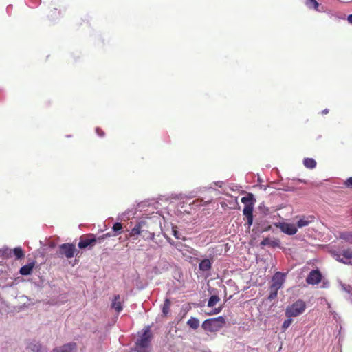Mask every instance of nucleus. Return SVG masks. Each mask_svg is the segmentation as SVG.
Here are the masks:
<instances>
[{
    "instance_id": "3",
    "label": "nucleus",
    "mask_w": 352,
    "mask_h": 352,
    "mask_svg": "<svg viewBox=\"0 0 352 352\" xmlns=\"http://www.w3.org/2000/svg\"><path fill=\"white\" fill-rule=\"evenodd\" d=\"M151 333L149 327L144 329V332L140 336V338L136 342V351L138 352H150L151 351Z\"/></svg>"
},
{
    "instance_id": "19",
    "label": "nucleus",
    "mask_w": 352,
    "mask_h": 352,
    "mask_svg": "<svg viewBox=\"0 0 352 352\" xmlns=\"http://www.w3.org/2000/svg\"><path fill=\"white\" fill-rule=\"evenodd\" d=\"M12 256H14L16 259H20L24 257L25 254L21 247H16L12 250Z\"/></svg>"
},
{
    "instance_id": "38",
    "label": "nucleus",
    "mask_w": 352,
    "mask_h": 352,
    "mask_svg": "<svg viewBox=\"0 0 352 352\" xmlns=\"http://www.w3.org/2000/svg\"><path fill=\"white\" fill-rule=\"evenodd\" d=\"M328 113H329V110L328 109H324V110L322 111V113L323 114H327Z\"/></svg>"
},
{
    "instance_id": "6",
    "label": "nucleus",
    "mask_w": 352,
    "mask_h": 352,
    "mask_svg": "<svg viewBox=\"0 0 352 352\" xmlns=\"http://www.w3.org/2000/svg\"><path fill=\"white\" fill-rule=\"evenodd\" d=\"M306 308L305 302L302 300H298L292 305L287 307L285 315L287 317H296L302 314Z\"/></svg>"
},
{
    "instance_id": "13",
    "label": "nucleus",
    "mask_w": 352,
    "mask_h": 352,
    "mask_svg": "<svg viewBox=\"0 0 352 352\" xmlns=\"http://www.w3.org/2000/svg\"><path fill=\"white\" fill-rule=\"evenodd\" d=\"M52 352H76V344L69 342L54 349Z\"/></svg>"
},
{
    "instance_id": "15",
    "label": "nucleus",
    "mask_w": 352,
    "mask_h": 352,
    "mask_svg": "<svg viewBox=\"0 0 352 352\" xmlns=\"http://www.w3.org/2000/svg\"><path fill=\"white\" fill-rule=\"evenodd\" d=\"M28 348L34 352H47L40 342L36 340L30 342L28 345Z\"/></svg>"
},
{
    "instance_id": "41",
    "label": "nucleus",
    "mask_w": 352,
    "mask_h": 352,
    "mask_svg": "<svg viewBox=\"0 0 352 352\" xmlns=\"http://www.w3.org/2000/svg\"><path fill=\"white\" fill-rule=\"evenodd\" d=\"M211 201V199H208L207 201H205V203H210Z\"/></svg>"
},
{
    "instance_id": "25",
    "label": "nucleus",
    "mask_w": 352,
    "mask_h": 352,
    "mask_svg": "<svg viewBox=\"0 0 352 352\" xmlns=\"http://www.w3.org/2000/svg\"><path fill=\"white\" fill-rule=\"evenodd\" d=\"M306 6L309 8H314L315 10H318L319 7V3L316 1V0H307Z\"/></svg>"
},
{
    "instance_id": "9",
    "label": "nucleus",
    "mask_w": 352,
    "mask_h": 352,
    "mask_svg": "<svg viewBox=\"0 0 352 352\" xmlns=\"http://www.w3.org/2000/svg\"><path fill=\"white\" fill-rule=\"evenodd\" d=\"M275 226L283 232L289 235H293L297 232V226L294 223H289L288 221H277Z\"/></svg>"
},
{
    "instance_id": "4",
    "label": "nucleus",
    "mask_w": 352,
    "mask_h": 352,
    "mask_svg": "<svg viewBox=\"0 0 352 352\" xmlns=\"http://www.w3.org/2000/svg\"><path fill=\"white\" fill-rule=\"evenodd\" d=\"M255 201L256 199L252 193H248L246 196L241 198V202L244 204L243 214L247 220H253V208Z\"/></svg>"
},
{
    "instance_id": "11",
    "label": "nucleus",
    "mask_w": 352,
    "mask_h": 352,
    "mask_svg": "<svg viewBox=\"0 0 352 352\" xmlns=\"http://www.w3.org/2000/svg\"><path fill=\"white\" fill-rule=\"evenodd\" d=\"M96 243V238L93 235L82 236L80 239L78 247L84 249L89 245H94Z\"/></svg>"
},
{
    "instance_id": "8",
    "label": "nucleus",
    "mask_w": 352,
    "mask_h": 352,
    "mask_svg": "<svg viewBox=\"0 0 352 352\" xmlns=\"http://www.w3.org/2000/svg\"><path fill=\"white\" fill-rule=\"evenodd\" d=\"M78 252L75 245L72 243H63L59 246L58 254L59 256H65L67 258H73Z\"/></svg>"
},
{
    "instance_id": "31",
    "label": "nucleus",
    "mask_w": 352,
    "mask_h": 352,
    "mask_svg": "<svg viewBox=\"0 0 352 352\" xmlns=\"http://www.w3.org/2000/svg\"><path fill=\"white\" fill-rule=\"evenodd\" d=\"M344 184L346 185V187L349 188H352V177L348 178Z\"/></svg>"
},
{
    "instance_id": "35",
    "label": "nucleus",
    "mask_w": 352,
    "mask_h": 352,
    "mask_svg": "<svg viewBox=\"0 0 352 352\" xmlns=\"http://www.w3.org/2000/svg\"><path fill=\"white\" fill-rule=\"evenodd\" d=\"M96 132L101 136L104 135V133L100 129H97Z\"/></svg>"
},
{
    "instance_id": "1",
    "label": "nucleus",
    "mask_w": 352,
    "mask_h": 352,
    "mask_svg": "<svg viewBox=\"0 0 352 352\" xmlns=\"http://www.w3.org/2000/svg\"><path fill=\"white\" fill-rule=\"evenodd\" d=\"M158 205L159 204L155 201L152 203L147 201H142L138 204L135 212L128 210L122 214V219L126 218L127 220H130V219L135 218V214H136L137 211H140L142 213L140 218L144 220H161L162 219L165 220V217L158 210Z\"/></svg>"
},
{
    "instance_id": "5",
    "label": "nucleus",
    "mask_w": 352,
    "mask_h": 352,
    "mask_svg": "<svg viewBox=\"0 0 352 352\" xmlns=\"http://www.w3.org/2000/svg\"><path fill=\"white\" fill-rule=\"evenodd\" d=\"M225 324V318L223 316H219L206 320L202 323V328L210 332H215L222 328Z\"/></svg>"
},
{
    "instance_id": "21",
    "label": "nucleus",
    "mask_w": 352,
    "mask_h": 352,
    "mask_svg": "<svg viewBox=\"0 0 352 352\" xmlns=\"http://www.w3.org/2000/svg\"><path fill=\"white\" fill-rule=\"evenodd\" d=\"M340 238L352 244V231L341 232Z\"/></svg>"
},
{
    "instance_id": "2",
    "label": "nucleus",
    "mask_w": 352,
    "mask_h": 352,
    "mask_svg": "<svg viewBox=\"0 0 352 352\" xmlns=\"http://www.w3.org/2000/svg\"><path fill=\"white\" fill-rule=\"evenodd\" d=\"M285 281V274L277 272L272 278L271 285L270 286V294L268 299L272 300L277 297L278 291L283 287Z\"/></svg>"
},
{
    "instance_id": "34",
    "label": "nucleus",
    "mask_w": 352,
    "mask_h": 352,
    "mask_svg": "<svg viewBox=\"0 0 352 352\" xmlns=\"http://www.w3.org/2000/svg\"><path fill=\"white\" fill-rule=\"evenodd\" d=\"M202 202H203V200L202 199H197L195 201H193L192 204L195 205V206H201L202 205Z\"/></svg>"
},
{
    "instance_id": "18",
    "label": "nucleus",
    "mask_w": 352,
    "mask_h": 352,
    "mask_svg": "<svg viewBox=\"0 0 352 352\" xmlns=\"http://www.w3.org/2000/svg\"><path fill=\"white\" fill-rule=\"evenodd\" d=\"M303 164L306 168L313 169L316 166L317 164L313 158H305Z\"/></svg>"
},
{
    "instance_id": "20",
    "label": "nucleus",
    "mask_w": 352,
    "mask_h": 352,
    "mask_svg": "<svg viewBox=\"0 0 352 352\" xmlns=\"http://www.w3.org/2000/svg\"><path fill=\"white\" fill-rule=\"evenodd\" d=\"M199 269L202 271H207L211 267V263L209 259H204L199 263Z\"/></svg>"
},
{
    "instance_id": "33",
    "label": "nucleus",
    "mask_w": 352,
    "mask_h": 352,
    "mask_svg": "<svg viewBox=\"0 0 352 352\" xmlns=\"http://www.w3.org/2000/svg\"><path fill=\"white\" fill-rule=\"evenodd\" d=\"M342 288L343 290L348 293H350L351 292V287L349 285H342Z\"/></svg>"
},
{
    "instance_id": "40",
    "label": "nucleus",
    "mask_w": 352,
    "mask_h": 352,
    "mask_svg": "<svg viewBox=\"0 0 352 352\" xmlns=\"http://www.w3.org/2000/svg\"><path fill=\"white\" fill-rule=\"evenodd\" d=\"M2 252V248H0V256H2V254H3Z\"/></svg>"
},
{
    "instance_id": "10",
    "label": "nucleus",
    "mask_w": 352,
    "mask_h": 352,
    "mask_svg": "<svg viewBox=\"0 0 352 352\" xmlns=\"http://www.w3.org/2000/svg\"><path fill=\"white\" fill-rule=\"evenodd\" d=\"M256 214H258L260 217L264 218L270 216V217H276V214H277L276 211L274 210L273 208H270L269 207H267L264 204H261L257 208V210L256 211Z\"/></svg>"
},
{
    "instance_id": "16",
    "label": "nucleus",
    "mask_w": 352,
    "mask_h": 352,
    "mask_svg": "<svg viewBox=\"0 0 352 352\" xmlns=\"http://www.w3.org/2000/svg\"><path fill=\"white\" fill-rule=\"evenodd\" d=\"M35 263L31 262L23 266H22L19 270V272L21 275L27 276L31 274L33 268L34 267Z\"/></svg>"
},
{
    "instance_id": "23",
    "label": "nucleus",
    "mask_w": 352,
    "mask_h": 352,
    "mask_svg": "<svg viewBox=\"0 0 352 352\" xmlns=\"http://www.w3.org/2000/svg\"><path fill=\"white\" fill-rule=\"evenodd\" d=\"M220 300V298L217 295H212L210 297L208 302V306L210 307H212L214 305H217V303Z\"/></svg>"
},
{
    "instance_id": "29",
    "label": "nucleus",
    "mask_w": 352,
    "mask_h": 352,
    "mask_svg": "<svg viewBox=\"0 0 352 352\" xmlns=\"http://www.w3.org/2000/svg\"><path fill=\"white\" fill-rule=\"evenodd\" d=\"M172 232H173V236L176 239H182V236L181 233L179 231H177L176 230V228L174 226L172 227Z\"/></svg>"
},
{
    "instance_id": "37",
    "label": "nucleus",
    "mask_w": 352,
    "mask_h": 352,
    "mask_svg": "<svg viewBox=\"0 0 352 352\" xmlns=\"http://www.w3.org/2000/svg\"><path fill=\"white\" fill-rule=\"evenodd\" d=\"M347 20H348V21H349L350 23H351V24H352V14H350V15H349V16H348V17H347Z\"/></svg>"
},
{
    "instance_id": "7",
    "label": "nucleus",
    "mask_w": 352,
    "mask_h": 352,
    "mask_svg": "<svg viewBox=\"0 0 352 352\" xmlns=\"http://www.w3.org/2000/svg\"><path fill=\"white\" fill-rule=\"evenodd\" d=\"M331 254L338 262L352 265V250L346 249L342 252L332 251Z\"/></svg>"
},
{
    "instance_id": "24",
    "label": "nucleus",
    "mask_w": 352,
    "mask_h": 352,
    "mask_svg": "<svg viewBox=\"0 0 352 352\" xmlns=\"http://www.w3.org/2000/svg\"><path fill=\"white\" fill-rule=\"evenodd\" d=\"M2 252H3L2 253H3L2 254V257L6 258H11L12 256V250L10 249L8 247L3 248H2Z\"/></svg>"
},
{
    "instance_id": "26",
    "label": "nucleus",
    "mask_w": 352,
    "mask_h": 352,
    "mask_svg": "<svg viewBox=\"0 0 352 352\" xmlns=\"http://www.w3.org/2000/svg\"><path fill=\"white\" fill-rule=\"evenodd\" d=\"M170 301L168 299H166L163 305L162 312L164 315H167L170 310Z\"/></svg>"
},
{
    "instance_id": "27",
    "label": "nucleus",
    "mask_w": 352,
    "mask_h": 352,
    "mask_svg": "<svg viewBox=\"0 0 352 352\" xmlns=\"http://www.w3.org/2000/svg\"><path fill=\"white\" fill-rule=\"evenodd\" d=\"M141 225L140 223L136 225L131 230V234L132 236L138 235L140 233Z\"/></svg>"
},
{
    "instance_id": "14",
    "label": "nucleus",
    "mask_w": 352,
    "mask_h": 352,
    "mask_svg": "<svg viewBox=\"0 0 352 352\" xmlns=\"http://www.w3.org/2000/svg\"><path fill=\"white\" fill-rule=\"evenodd\" d=\"M260 245L261 247L268 246L271 248H275L279 246L280 242L276 239L267 237L261 242Z\"/></svg>"
},
{
    "instance_id": "30",
    "label": "nucleus",
    "mask_w": 352,
    "mask_h": 352,
    "mask_svg": "<svg viewBox=\"0 0 352 352\" xmlns=\"http://www.w3.org/2000/svg\"><path fill=\"white\" fill-rule=\"evenodd\" d=\"M122 226L121 223H120L119 222H116L113 226V230L116 233L120 232L122 230Z\"/></svg>"
},
{
    "instance_id": "36",
    "label": "nucleus",
    "mask_w": 352,
    "mask_h": 352,
    "mask_svg": "<svg viewBox=\"0 0 352 352\" xmlns=\"http://www.w3.org/2000/svg\"><path fill=\"white\" fill-rule=\"evenodd\" d=\"M220 311H221L220 308H218V309L216 308V309H214V310L212 314H219L220 312Z\"/></svg>"
},
{
    "instance_id": "17",
    "label": "nucleus",
    "mask_w": 352,
    "mask_h": 352,
    "mask_svg": "<svg viewBox=\"0 0 352 352\" xmlns=\"http://www.w3.org/2000/svg\"><path fill=\"white\" fill-rule=\"evenodd\" d=\"M111 306L118 313L122 310V305L119 295L115 296Z\"/></svg>"
},
{
    "instance_id": "12",
    "label": "nucleus",
    "mask_w": 352,
    "mask_h": 352,
    "mask_svg": "<svg viewBox=\"0 0 352 352\" xmlns=\"http://www.w3.org/2000/svg\"><path fill=\"white\" fill-rule=\"evenodd\" d=\"M322 275L318 270H312L307 277V283L311 285H316L320 282Z\"/></svg>"
},
{
    "instance_id": "39",
    "label": "nucleus",
    "mask_w": 352,
    "mask_h": 352,
    "mask_svg": "<svg viewBox=\"0 0 352 352\" xmlns=\"http://www.w3.org/2000/svg\"><path fill=\"white\" fill-rule=\"evenodd\" d=\"M252 222H253V221H248V227H249V228H250V226L252 224Z\"/></svg>"
},
{
    "instance_id": "32",
    "label": "nucleus",
    "mask_w": 352,
    "mask_h": 352,
    "mask_svg": "<svg viewBox=\"0 0 352 352\" xmlns=\"http://www.w3.org/2000/svg\"><path fill=\"white\" fill-rule=\"evenodd\" d=\"M309 221H298V227L302 228L307 226Z\"/></svg>"
},
{
    "instance_id": "22",
    "label": "nucleus",
    "mask_w": 352,
    "mask_h": 352,
    "mask_svg": "<svg viewBox=\"0 0 352 352\" xmlns=\"http://www.w3.org/2000/svg\"><path fill=\"white\" fill-rule=\"evenodd\" d=\"M187 324L193 329H197L199 326V320L194 317H191L188 321Z\"/></svg>"
},
{
    "instance_id": "28",
    "label": "nucleus",
    "mask_w": 352,
    "mask_h": 352,
    "mask_svg": "<svg viewBox=\"0 0 352 352\" xmlns=\"http://www.w3.org/2000/svg\"><path fill=\"white\" fill-rule=\"evenodd\" d=\"M292 322V320L290 318L285 320L283 322V325H282L283 330L285 331L287 328H289V327L291 325Z\"/></svg>"
}]
</instances>
